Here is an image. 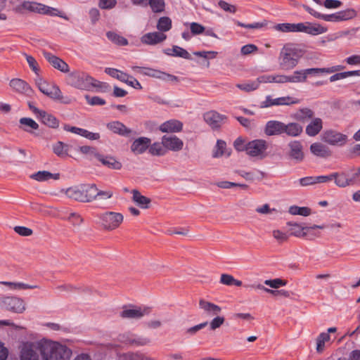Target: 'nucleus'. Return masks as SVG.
<instances>
[{"label":"nucleus","instance_id":"nucleus-1","mask_svg":"<svg viewBox=\"0 0 360 360\" xmlns=\"http://www.w3.org/2000/svg\"><path fill=\"white\" fill-rule=\"evenodd\" d=\"M19 360H69L71 350L58 342L42 339L38 342L23 341L18 347Z\"/></svg>","mask_w":360,"mask_h":360},{"label":"nucleus","instance_id":"nucleus-2","mask_svg":"<svg viewBox=\"0 0 360 360\" xmlns=\"http://www.w3.org/2000/svg\"><path fill=\"white\" fill-rule=\"evenodd\" d=\"M304 51L300 46L294 43H286L281 48L278 63L280 68L283 70H291L299 63L303 57Z\"/></svg>","mask_w":360,"mask_h":360},{"label":"nucleus","instance_id":"nucleus-3","mask_svg":"<svg viewBox=\"0 0 360 360\" xmlns=\"http://www.w3.org/2000/svg\"><path fill=\"white\" fill-rule=\"evenodd\" d=\"M13 11L19 14H24L26 12H29L49 16H58L65 20L68 19V17L58 8L37 1H23L15 6Z\"/></svg>","mask_w":360,"mask_h":360},{"label":"nucleus","instance_id":"nucleus-4","mask_svg":"<svg viewBox=\"0 0 360 360\" xmlns=\"http://www.w3.org/2000/svg\"><path fill=\"white\" fill-rule=\"evenodd\" d=\"M68 85L78 89L89 90L96 82L95 79L87 73L80 71H75L69 73L65 77Z\"/></svg>","mask_w":360,"mask_h":360},{"label":"nucleus","instance_id":"nucleus-5","mask_svg":"<svg viewBox=\"0 0 360 360\" xmlns=\"http://www.w3.org/2000/svg\"><path fill=\"white\" fill-rule=\"evenodd\" d=\"M36 84L39 90L44 95L49 96L51 99L58 100L65 103H68L69 101H63V97L62 92L58 87L53 83H48L46 81L39 78L36 80Z\"/></svg>","mask_w":360,"mask_h":360},{"label":"nucleus","instance_id":"nucleus-6","mask_svg":"<svg viewBox=\"0 0 360 360\" xmlns=\"http://www.w3.org/2000/svg\"><path fill=\"white\" fill-rule=\"evenodd\" d=\"M269 144L264 139H255L246 144V153L252 158L263 159L266 157Z\"/></svg>","mask_w":360,"mask_h":360},{"label":"nucleus","instance_id":"nucleus-7","mask_svg":"<svg viewBox=\"0 0 360 360\" xmlns=\"http://www.w3.org/2000/svg\"><path fill=\"white\" fill-rule=\"evenodd\" d=\"M103 228L108 231L116 229L122 223L124 217L121 213L106 212L98 215Z\"/></svg>","mask_w":360,"mask_h":360},{"label":"nucleus","instance_id":"nucleus-8","mask_svg":"<svg viewBox=\"0 0 360 360\" xmlns=\"http://www.w3.org/2000/svg\"><path fill=\"white\" fill-rule=\"evenodd\" d=\"M132 70H138V72L143 75L149 76L154 78H158L162 79L163 81H171V82H177V77L162 72L158 70L150 68H141L139 66L132 67Z\"/></svg>","mask_w":360,"mask_h":360},{"label":"nucleus","instance_id":"nucleus-9","mask_svg":"<svg viewBox=\"0 0 360 360\" xmlns=\"http://www.w3.org/2000/svg\"><path fill=\"white\" fill-rule=\"evenodd\" d=\"M348 137L335 130H327L322 135V140L331 146H343L346 144Z\"/></svg>","mask_w":360,"mask_h":360},{"label":"nucleus","instance_id":"nucleus-10","mask_svg":"<svg viewBox=\"0 0 360 360\" xmlns=\"http://www.w3.org/2000/svg\"><path fill=\"white\" fill-rule=\"evenodd\" d=\"M300 100L297 98L287 96L273 98L271 96H267L265 100L260 103V108H269L273 105H290L292 104L299 103Z\"/></svg>","mask_w":360,"mask_h":360},{"label":"nucleus","instance_id":"nucleus-11","mask_svg":"<svg viewBox=\"0 0 360 360\" xmlns=\"http://www.w3.org/2000/svg\"><path fill=\"white\" fill-rule=\"evenodd\" d=\"M291 234L296 237H306L308 239H313L318 235L312 234L311 231L315 229H323L326 226L324 225H314L313 226H302L297 224H290Z\"/></svg>","mask_w":360,"mask_h":360},{"label":"nucleus","instance_id":"nucleus-12","mask_svg":"<svg viewBox=\"0 0 360 360\" xmlns=\"http://www.w3.org/2000/svg\"><path fill=\"white\" fill-rule=\"evenodd\" d=\"M2 307L6 310L21 314L25 310V304L21 298L17 297H5L1 302Z\"/></svg>","mask_w":360,"mask_h":360},{"label":"nucleus","instance_id":"nucleus-13","mask_svg":"<svg viewBox=\"0 0 360 360\" xmlns=\"http://www.w3.org/2000/svg\"><path fill=\"white\" fill-rule=\"evenodd\" d=\"M356 15L357 13L354 9L349 8L332 14H324L323 20L327 22H338L352 19Z\"/></svg>","mask_w":360,"mask_h":360},{"label":"nucleus","instance_id":"nucleus-14","mask_svg":"<svg viewBox=\"0 0 360 360\" xmlns=\"http://www.w3.org/2000/svg\"><path fill=\"white\" fill-rule=\"evenodd\" d=\"M327 30V27L319 23H311L309 22H300L299 32H304L314 36L326 33Z\"/></svg>","mask_w":360,"mask_h":360},{"label":"nucleus","instance_id":"nucleus-15","mask_svg":"<svg viewBox=\"0 0 360 360\" xmlns=\"http://www.w3.org/2000/svg\"><path fill=\"white\" fill-rule=\"evenodd\" d=\"M43 56L45 59L56 69L60 70L62 72L67 73L70 71V68L68 63L63 60L57 57L48 51H43Z\"/></svg>","mask_w":360,"mask_h":360},{"label":"nucleus","instance_id":"nucleus-16","mask_svg":"<svg viewBox=\"0 0 360 360\" xmlns=\"http://www.w3.org/2000/svg\"><path fill=\"white\" fill-rule=\"evenodd\" d=\"M204 120L212 129H217L225 122L226 117L216 111H209L204 114Z\"/></svg>","mask_w":360,"mask_h":360},{"label":"nucleus","instance_id":"nucleus-17","mask_svg":"<svg viewBox=\"0 0 360 360\" xmlns=\"http://www.w3.org/2000/svg\"><path fill=\"white\" fill-rule=\"evenodd\" d=\"M167 39L165 33L158 32H148L141 37V41L143 44L155 46L162 43Z\"/></svg>","mask_w":360,"mask_h":360},{"label":"nucleus","instance_id":"nucleus-18","mask_svg":"<svg viewBox=\"0 0 360 360\" xmlns=\"http://www.w3.org/2000/svg\"><path fill=\"white\" fill-rule=\"evenodd\" d=\"M162 144L166 149L172 151H179L184 146L183 141L176 136H163Z\"/></svg>","mask_w":360,"mask_h":360},{"label":"nucleus","instance_id":"nucleus-19","mask_svg":"<svg viewBox=\"0 0 360 360\" xmlns=\"http://www.w3.org/2000/svg\"><path fill=\"white\" fill-rule=\"evenodd\" d=\"M150 312L148 307L125 309L121 312V316L126 319H140Z\"/></svg>","mask_w":360,"mask_h":360},{"label":"nucleus","instance_id":"nucleus-20","mask_svg":"<svg viewBox=\"0 0 360 360\" xmlns=\"http://www.w3.org/2000/svg\"><path fill=\"white\" fill-rule=\"evenodd\" d=\"M150 143V139L143 136L139 137L133 141L130 148L135 155H141L148 148Z\"/></svg>","mask_w":360,"mask_h":360},{"label":"nucleus","instance_id":"nucleus-21","mask_svg":"<svg viewBox=\"0 0 360 360\" xmlns=\"http://www.w3.org/2000/svg\"><path fill=\"white\" fill-rule=\"evenodd\" d=\"M289 156L296 160L301 162L304 159L303 148L301 143L298 141H292L288 143Z\"/></svg>","mask_w":360,"mask_h":360},{"label":"nucleus","instance_id":"nucleus-22","mask_svg":"<svg viewBox=\"0 0 360 360\" xmlns=\"http://www.w3.org/2000/svg\"><path fill=\"white\" fill-rule=\"evenodd\" d=\"M264 133L267 136L280 135L284 133V123L277 120H270L266 124Z\"/></svg>","mask_w":360,"mask_h":360},{"label":"nucleus","instance_id":"nucleus-23","mask_svg":"<svg viewBox=\"0 0 360 360\" xmlns=\"http://www.w3.org/2000/svg\"><path fill=\"white\" fill-rule=\"evenodd\" d=\"M96 159L103 166L111 169L119 170L122 167V163L112 156H105L99 153L96 155Z\"/></svg>","mask_w":360,"mask_h":360},{"label":"nucleus","instance_id":"nucleus-24","mask_svg":"<svg viewBox=\"0 0 360 360\" xmlns=\"http://www.w3.org/2000/svg\"><path fill=\"white\" fill-rule=\"evenodd\" d=\"M183 123L177 120H169L163 122L159 127L163 133H175L182 130Z\"/></svg>","mask_w":360,"mask_h":360},{"label":"nucleus","instance_id":"nucleus-25","mask_svg":"<svg viewBox=\"0 0 360 360\" xmlns=\"http://www.w3.org/2000/svg\"><path fill=\"white\" fill-rule=\"evenodd\" d=\"M107 128L115 134L123 136H129L132 131L119 121H113L107 124Z\"/></svg>","mask_w":360,"mask_h":360},{"label":"nucleus","instance_id":"nucleus-26","mask_svg":"<svg viewBox=\"0 0 360 360\" xmlns=\"http://www.w3.org/2000/svg\"><path fill=\"white\" fill-rule=\"evenodd\" d=\"M310 151L315 156L326 158L331 155V151L326 145L316 142L310 146Z\"/></svg>","mask_w":360,"mask_h":360},{"label":"nucleus","instance_id":"nucleus-27","mask_svg":"<svg viewBox=\"0 0 360 360\" xmlns=\"http://www.w3.org/2000/svg\"><path fill=\"white\" fill-rule=\"evenodd\" d=\"M121 340L125 344L136 346H143L150 342V340L147 338L140 337L132 334L122 335Z\"/></svg>","mask_w":360,"mask_h":360},{"label":"nucleus","instance_id":"nucleus-28","mask_svg":"<svg viewBox=\"0 0 360 360\" xmlns=\"http://www.w3.org/2000/svg\"><path fill=\"white\" fill-rule=\"evenodd\" d=\"M200 308L203 309L205 312L210 316H214L218 315L221 309L219 306L213 304L212 302L205 301L204 300H200L199 302Z\"/></svg>","mask_w":360,"mask_h":360},{"label":"nucleus","instance_id":"nucleus-29","mask_svg":"<svg viewBox=\"0 0 360 360\" xmlns=\"http://www.w3.org/2000/svg\"><path fill=\"white\" fill-rule=\"evenodd\" d=\"M96 184H81L82 193L84 195V202L96 200Z\"/></svg>","mask_w":360,"mask_h":360},{"label":"nucleus","instance_id":"nucleus-30","mask_svg":"<svg viewBox=\"0 0 360 360\" xmlns=\"http://www.w3.org/2000/svg\"><path fill=\"white\" fill-rule=\"evenodd\" d=\"M335 184L340 188H345L354 184V177L348 178L345 173L334 172Z\"/></svg>","mask_w":360,"mask_h":360},{"label":"nucleus","instance_id":"nucleus-31","mask_svg":"<svg viewBox=\"0 0 360 360\" xmlns=\"http://www.w3.org/2000/svg\"><path fill=\"white\" fill-rule=\"evenodd\" d=\"M345 68L342 65H335L330 68H308L305 69V73L306 75H310V74H330L333 72H338L340 70H342Z\"/></svg>","mask_w":360,"mask_h":360},{"label":"nucleus","instance_id":"nucleus-32","mask_svg":"<svg viewBox=\"0 0 360 360\" xmlns=\"http://www.w3.org/2000/svg\"><path fill=\"white\" fill-rule=\"evenodd\" d=\"M132 200L141 208L147 209L151 202L150 199L141 195L137 190L132 191Z\"/></svg>","mask_w":360,"mask_h":360},{"label":"nucleus","instance_id":"nucleus-33","mask_svg":"<svg viewBox=\"0 0 360 360\" xmlns=\"http://www.w3.org/2000/svg\"><path fill=\"white\" fill-rule=\"evenodd\" d=\"M323 122L320 118H314L312 121L307 126L306 133L310 136H314L318 134L322 129Z\"/></svg>","mask_w":360,"mask_h":360},{"label":"nucleus","instance_id":"nucleus-34","mask_svg":"<svg viewBox=\"0 0 360 360\" xmlns=\"http://www.w3.org/2000/svg\"><path fill=\"white\" fill-rule=\"evenodd\" d=\"M20 128L28 133H32L33 130L39 129V124L32 118L22 117L19 120Z\"/></svg>","mask_w":360,"mask_h":360},{"label":"nucleus","instance_id":"nucleus-35","mask_svg":"<svg viewBox=\"0 0 360 360\" xmlns=\"http://www.w3.org/2000/svg\"><path fill=\"white\" fill-rule=\"evenodd\" d=\"M60 177L59 174H52L48 171H39L36 173L31 174L30 178L37 181H46L51 179L55 180L58 179Z\"/></svg>","mask_w":360,"mask_h":360},{"label":"nucleus","instance_id":"nucleus-36","mask_svg":"<svg viewBox=\"0 0 360 360\" xmlns=\"http://www.w3.org/2000/svg\"><path fill=\"white\" fill-rule=\"evenodd\" d=\"M10 86L15 91L19 93L27 92L30 87L24 80L18 78L12 79L9 83Z\"/></svg>","mask_w":360,"mask_h":360},{"label":"nucleus","instance_id":"nucleus-37","mask_svg":"<svg viewBox=\"0 0 360 360\" xmlns=\"http://www.w3.org/2000/svg\"><path fill=\"white\" fill-rule=\"evenodd\" d=\"M299 23H279L273 27V29L281 32H299Z\"/></svg>","mask_w":360,"mask_h":360},{"label":"nucleus","instance_id":"nucleus-38","mask_svg":"<svg viewBox=\"0 0 360 360\" xmlns=\"http://www.w3.org/2000/svg\"><path fill=\"white\" fill-rule=\"evenodd\" d=\"M38 118H39L44 124L49 127L56 128L59 125V122L56 117L44 110L41 112V115Z\"/></svg>","mask_w":360,"mask_h":360},{"label":"nucleus","instance_id":"nucleus-39","mask_svg":"<svg viewBox=\"0 0 360 360\" xmlns=\"http://www.w3.org/2000/svg\"><path fill=\"white\" fill-rule=\"evenodd\" d=\"M66 195L71 199L84 202V195L82 193L81 184L70 187L65 191Z\"/></svg>","mask_w":360,"mask_h":360},{"label":"nucleus","instance_id":"nucleus-40","mask_svg":"<svg viewBox=\"0 0 360 360\" xmlns=\"http://www.w3.org/2000/svg\"><path fill=\"white\" fill-rule=\"evenodd\" d=\"M105 72L109 75L110 77L115 78L124 83H125V82L127 81V79H129L130 77V75L128 74L115 68H106L105 69Z\"/></svg>","mask_w":360,"mask_h":360},{"label":"nucleus","instance_id":"nucleus-41","mask_svg":"<svg viewBox=\"0 0 360 360\" xmlns=\"http://www.w3.org/2000/svg\"><path fill=\"white\" fill-rule=\"evenodd\" d=\"M302 131V127L297 123L284 124V133L290 136H297Z\"/></svg>","mask_w":360,"mask_h":360},{"label":"nucleus","instance_id":"nucleus-42","mask_svg":"<svg viewBox=\"0 0 360 360\" xmlns=\"http://www.w3.org/2000/svg\"><path fill=\"white\" fill-rule=\"evenodd\" d=\"M156 27L159 32H168L172 28V20L169 17H161L159 18Z\"/></svg>","mask_w":360,"mask_h":360},{"label":"nucleus","instance_id":"nucleus-43","mask_svg":"<svg viewBox=\"0 0 360 360\" xmlns=\"http://www.w3.org/2000/svg\"><path fill=\"white\" fill-rule=\"evenodd\" d=\"M352 76L360 77V70L336 73V74L332 75L331 77H330L329 80L330 82H333L337 80L343 79L348 77H352Z\"/></svg>","mask_w":360,"mask_h":360},{"label":"nucleus","instance_id":"nucleus-44","mask_svg":"<svg viewBox=\"0 0 360 360\" xmlns=\"http://www.w3.org/2000/svg\"><path fill=\"white\" fill-rule=\"evenodd\" d=\"M107 38L112 43L119 46H126L128 44V41L124 37L119 35L114 32H108L106 33Z\"/></svg>","mask_w":360,"mask_h":360},{"label":"nucleus","instance_id":"nucleus-45","mask_svg":"<svg viewBox=\"0 0 360 360\" xmlns=\"http://www.w3.org/2000/svg\"><path fill=\"white\" fill-rule=\"evenodd\" d=\"M169 52H167L168 55L181 57L185 59H189L191 56L189 53L184 49L179 47L178 46H174L172 49L168 50Z\"/></svg>","mask_w":360,"mask_h":360},{"label":"nucleus","instance_id":"nucleus-46","mask_svg":"<svg viewBox=\"0 0 360 360\" xmlns=\"http://www.w3.org/2000/svg\"><path fill=\"white\" fill-rule=\"evenodd\" d=\"M69 146L62 141H58L53 145V151L58 157H65L68 155Z\"/></svg>","mask_w":360,"mask_h":360},{"label":"nucleus","instance_id":"nucleus-47","mask_svg":"<svg viewBox=\"0 0 360 360\" xmlns=\"http://www.w3.org/2000/svg\"><path fill=\"white\" fill-rule=\"evenodd\" d=\"M307 78L304 70H296L292 75H288L289 83L304 82Z\"/></svg>","mask_w":360,"mask_h":360},{"label":"nucleus","instance_id":"nucleus-48","mask_svg":"<svg viewBox=\"0 0 360 360\" xmlns=\"http://www.w3.org/2000/svg\"><path fill=\"white\" fill-rule=\"evenodd\" d=\"M149 153L152 155L162 156L166 153V148L161 143L155 142L148 147Z\"/></svg>","mask_w":360,"mask_h":360},{"label":"nucleus","instance_id":"nucleus-49","mask_svg":"<svg viewBox=\"0 0 360 360\" xmlns=\"http://www.w3.org/2000/svg\"><path fill=\"white\" fill-rule=\"evenodd\" d=\"M63 219L69 221L74 226H79L84 221L82 217L77 212H70Z\"/></svg>","mask_w":360,"mask_h":360},{"label":"nucleus","instance_id":"nucleus-50","mask_svg":"<svg viewBox=\"0 0 360 360\" xmlns=\"http://www.w3.org/2000/svg\"><path fill=\"white\" fill-rule=\"evenodd\" d=\"M330 340L328 333H321L316 338V351L322 352L325 348V343Z\"/></svg>","mask_w":360,"mask_h":360},{"label":"nucleus","instance_id":"nucleus-51","mask_svg":"<svg viewBox=\"0 0 360 360\" xmlns=\"http://www.w3.org/2000/svg\"><path fill=\"white\" fill-rule=\"evenodd\" d=\"M220 282L226 285L241 286L242 281L236 280L230 274H223L221 275Z\"/></svg>","mask_w":360,"mask_h":360},{"label":"nucleus","instance_id":"nucleus-52","mask_svg":"<svg viewBox=\"0 0 360 360\" xmlns=\"http://www.w3.org/2000/svg\"><path fill=\"white\" fill-rule=\"evenodd\" d=\"M259 85V84L258 80L257 79V81L248 82L243 84H236V86L243 91L250 92L257 89Z\"/></svg>","mask_w":360,"mask_h":360},{"label":"nucleus","instance_id":"nucleus-53","mask_svg":"<svg viewBox=\"0 0 360 360\" xmlns=\"http://www.w3.org/2000/svg\"><path fill=\"white\" fill-rule=\"evenodd\" d=\"M289 212L293 215L309 216L311 213V210L307 207L291 206L289 209Z\"/></svg>","mask_w":360,"mask_h":360},{"label":"nucleus","instance_id":"nucleus-54","mask_svg":"<svg viewBox=\"0 0 360 360\" xmlns=\"http://www.w3.org/2000/svg\"><path fill=\"white\" fill-rule=\"evenodd\" d=\"M148 4L154 13H161L165 10V0H148Z\"/></svg>","mask_w":360,"mask_h":360},{"label":"nucleus","instance_id":"nucleus-55","mask_svg":"<svg viewBox=\"0 0 360 360\" xmlns=\"http://www.w3.org/2000/svg\"><path fill=\"white\" fill-rule=\"evenodd\" d=\"M23 55L25 57V59H26L30 69L36 75H39V68L38 63L37 62L35 58L34 57H32V56L27 55V53H23Z\"/></svg>","mask_w":360,"mask_h":360},{"label":"nucleus","instance_id":"nucleus-56","mask_svg":"<svg viewBox=\"0 0 360 360\" xmlns=\"http://www.w3.org/2000/svg\"><path fill=\"white\" fill-rule=\"evenodd\" d=\"M226 143L225 141L222 140H217L216 144V150L213 153L214 158H219L222 156L224 154V150L226 148Z\"/></svg>","mask_w":360,"mask_h":360},{"label":"nucleus","instance_id":"nucleus-57","mask_svg":"<svg viewBox=\"0 0 360 360\" xmlns=\"http://www.w3.org/2000/svg\"><path fill=\"white\" fill-rule=\"evenodd\" d=\"M96 200H108L112 197L113 192L111 190L101 191L96 187Z\"/></svg>","mask_w":360,"mask_h":360},{"label":"nucleus","instance_id":"nucleus-58","mask_svg":"<svg viewBox=\"0 0 360 360\" xmlns=\"http://www.w3.org/2000/svg\"><path fill=\"white\" fill-rule=\"evenodd\" d=\"M85 99L88 104L90 105H103L105 104V101L98 96H90L86 95Z\"/></svg>","mask_w":360,"mask_h":360},{"label":"nucleus","instance_id":"nucleus-59","mask_svg":"<svg viewBox=\"0 0 360 360\" xmlns=\"http://www.w3.org/2000/svg\"><path fill=\"white\" fill-rule=\"evenodd\" d=\"M314 116V112L309 108L300 109L297 113V117L300 120H307L312 118Z\"/></svg>","mask_w":360,"mask_h":360},{"label":"nucleus","instance_id":"nucleus-60","mask_svg":"<svg viewBox=\"0 0 360 360\" xmlns=\"http://www.w3.org/2000/svg\"><path fill=\"white\" fill-rule=\"evenodd\" d=\"M286 281L282 280L281 278H275L272 280H266L264 281V284L272 288H278L281 286H284L286 285Z\"/></svg>","mask_w":360,"mask_h":360},{"label":"nucleus","instance_id":"nucleus-61","mask_svg":"<svg viewBox=\"0 0 360 360\" xmlns=\"http://www.w3.org/2000/svg\"><path fill=\"white\" fill-rule=\"evenodd\" d=\"M298 182L301 186H309L316 184L315 176H309L301 178L298 180Z\"/></svg>","mask_w":360,"mask_h":360},{"label":"nucleus","instance_id":"nucleus-62","mask_svg":"<svg viewBox=\"0 0 360 360\" xmlns=\"http://www.w3.org/2000/svg\"><path fill=\"white\" fill-rule=\"evenodd\" d=\"M218 6L226 12H229L231 13H235L236 12V6L227 3L225 1L220 0L218 2Z\"/></svg>","mask_w":360,"mask_h":360},{"label":"nucleus","instance_id":"nucleus-63","mask_svg":"<svg viewBox=\"0 0 360 360\" xmlns=\"http://www.w3.org/2000/svg\"><path fill=\"white\" fill-rule=\"evenodd\" d=\"M116 0H100L98 6L102 9H111L115 6Z\"/></svg>","mask_w":360,"mask_h":360},{"label":"nucleus","instance_id":"nucleus-64","mask_svg":"<svg viewBox=\"0 0 360 360\" xmlns=\"http://www.w3.org/2000/svg\"><path fill=\"white\" fill-rule=\"evenodd\" d=\"M344 61L349 65H360V55H352L346 58Z\"/></svg>","mask_w":360,"mask_h":360}]
</instances>
